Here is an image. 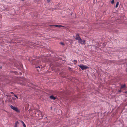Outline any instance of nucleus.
Returning a JSON list of instances; mask_svg holds the SVG:
<instances>
[{
  "label": "nucleus",
  "instance_id": "nucleus-2",
  "mask_svg": "<svg viewBox=\"0 0 127 127\" xmlns=\"http://www.w3.org/2000/svg\"><path fill=\"white\" fill-rule=\"evenodd\" d=\"M10 107L12 109L16 111L17 112H20V111L18 109L17 107L13 106L11 105H10Z\"/></svg>",
  "mask_w": 127,
  "mask_h": 127
},
{
  "label": "nucleus",
  "instance_id": "nucleus-11",
  "mask_svg": "<svg viewBox=\"0 0 127 127\" xmlns=\"http://www.w3.org/2000/svg\"><path fill=\"white\" fill-rule=\"evenodd\" d=\"M29 83H30V84L32 85V86H36V85L35 84H34L33 83H32L31 82H29Z\"/></svg>",
  "mask_w": 127,
  "mask_h": 127
},
{
  "label": "nucleus",
  "instance_id": "nucleus-30",
  "mask_svg": "<svg viewBox=\"0 0 127 127\" xmlns=\"http://www.w3.org/2000/svg\"><path fill=\"white\" fill-rule=\"evenodd\" d=\"M2 68V66H1L0 67V68L1 69Z\"/></svg>",
  "mask_w": 127,
  "mask_h": 127
},
{
  "label": "nucleus",
  "instance_id": "nucleus-27",
  "mask_svg": "<svg viewBox=\"0 0 127 127\" xmlns=\"http://www.w3.org/2000/svg\"><path fill=\"white\" fill-rule=\"evenodd\" d=\"M10 93H11V94H14L12 92H10Z\"/></svg>",
  "mask_w": 127,
  "mask_h": 127
},
{
  "label": "nucleus",
  "instance_id": "nucleus-22",
  "mask_svg": "<svg viewBox=\"0 0 127 127\" xmlns=\"http://www.w3.org/2000/svg\"><path fill=\"white\" fill-rule=\"evenodd\" d=\"M36 70H37L38 71H39V70H40V69H39V68L36 69Z\"/></svg>",
  "mask_w": 127,
  "mask_h": 127
},
{
  "label": "nucleus",
  "instance_id": "nucleus-8",
  "mask_svg": "<svg viewBox=\"0 0 127 127\" xmlns=\"http://www.w3.org/2000/svg\"><path fill=\"white\" fill-rule=\"evenodd\" d=\"M20 122L22 123V124L23 125V126L24 127H26V125H25V123H24L23 122V121H22L21 120Z\"/></svg>",
  "mask_w": 127,
  "mask_h": 127
},
{
  "label": "nucleus",
  "instance_id": "nucleus-23",
  "mask_svg": "<svg viewBox=\"0 0 127 127\" xmlns=\"http://www.w3.org/2000/svg\"><path fill=\"white\" fill-rule=\"evenodd\" d=\"M121 92H122L121 90H119L118 92L119 93H121Z\"/></svg>",
  "mask_w": 127,
  "mask_h": 127
},
{
  "label": "nucleus",
  "instance_id": "nucleus-14",
  "mask_svg": "<svg viewBox=\"0 0 127 127\" xmlns=\"http://www.w3.org/2000/svg\"><path fill=\"white\" fill-rule=\"evenodd\" d=\"M55 25H49V26L50 27L52 28V27H55Z\"/></svg>",
  "mask_w": 127,
  "mask_h": 127
},
{
  "label": "nucleus",
  "instance_id": "nucleus-29",
  "mask_svg": "<svg viewBox=\"0 0 127 127\" xmlns=\"http://www.w3.org/2000/svg\"><path fill=\"white\" fill-rule=\"evenodd\" d=\"M21 1H25V0H21Z\"/></svg>",
  "mask_w": 127,
  "mask_h": 127
},
{
  "label": "nucleus",
  "instance_id": "nucleus-9",
  "mask_svg": "<svg viewBox=\"0 0 127 127\" xmlns=\"http://www.w3.org/2000/svg\"><path fill=\"white\" fill-rule=\"evenodd\" d=\"M55 27H59V28H61V27H65L64 26H62V25H55Z\"/></svg>",
  "mask_w": 127,
  "mask_h": 127
},
{
  "label": "nucleus",
  "instance_id": "nucleus-24",
  "mask_svg": "<svg viewBox=\"0 0 127 127\" xmlns=\"http://www.w3.org/2000/svg\"><path fill=\"white\" fill-rule=\"evenodd\" d=\"M13 72L14 73H15V74L16 73H17V72L16 71H13Z\"/></svg>",
  "mask_w": 127,
  "mask_h": 127
},
{
  "label": "nucleus",
  "instance_id": "nucleus-15",
  "mask_svg": "<svg viewBox=\"0 0 127 127\" xmlns=\"http://www.w3.org/2000/svg\"><path fill=\"white\" fill-rule=\"evenodd\" d=\"M60 43L62 45H64V43L62 42H60Z\"/></svg>",
  "mask_w": 127,
  "mask_h": 127
},
{
  "label": "nucleus",
  "instance_id": "nucleus-1",
  "mask_svg": "<svg viewBox=\"0 0 127 127\" xmlns=\"http://www.w3.org/2000/svg\"><path fill=\"white\" fill-rule=\"evenodd\" d=\"M79 66L82 70L89 68V67L87 66L84 65L82 64L79 65Z\"/></svg>",
  "mask_w": 127,
  "mask_h": 127
},
{
  "label": "nucleus",
  "instance_id": "nucleus-34",
  "mask_svg": "<svg viewBox=\"0 0 127 127\" xmlns=\"http://www.w3.org/2000/svg\"><path fill=\"white\" fill-rule=\"evenodd\" d=\"M46 118H47V117H46Z\"/></svg>",
  "mask_w": 127,
  "mask_h": 127
},
{
  "label": "nucleus",
  "instance_id": "nucleus-12",
  "mask_svg": "<svg viewBox=\"0 0 127 127\" xmlns=\"http://www.w3.org/2000/svg\"><path fill=\"white\" fill-rule=\"evenodd\" d=\"M35 67L36 68V69L39 68V69L40 70V67L39 66H37L36 65H35Z\"/></svg>",
  "mask_w": 127,
  "mask_h": 127
},
{
  "label": "nucleus",
  "instance_id": "nucleus-10",
  "mask_svg": "<svg viewBox=\"0 0 127 127\" xmlns=\"http://www.w3.org/2000/svg\"><path fill=\"white\" fill-rule=\"evenodd\" d=\"M126 85L125 84H124V85H121V87L120 88V89H122L126 87Z\"/></svg>",
  "mask_w": 127,
  "mask_h": 127
},
{
  "label": "nucleus",
  "instance_id": "nucleus-31",
  "mask_svg": "<svg viewBox=\"0 0 127 127\" xmlns=\"http://www.w3.org/2000/svg\"><path fill=\"white\" fill-rule=\"evenodd\" d=\"M29 61H30V59H29Z\"/></svg>",
  "mask_w": 127,
  "mask_h": 127
},
{
  "label": "nucleus",
  "instance_id": "nucleus-4",
  "mask_svg": "<svg viewBox=\"0 0 127 127\" xmlns=\"http://www.w3.org/2000/svg\"><path fill=\"white\" fill-rule=\"evenodd\" d=\"M31 61L33 63H34V64H37L38 63H39V62H40L39 61L37 60L36 59H32L31 60Z\"/></svg>",
  "mask_w": 127,
  "mask_h": 127
},
{
  "label": "nucleus",
  "instance_id": "nucleus-20",
  "mask_svg": "<svg viewBox=\"0 0 127 127\" xmlns=\"http://www.w3.org/2000/svg\"><path fill=\"white\" fill-rule=\"evenodd\" d=\"M74 61L75 62V63H77V60H74Z\"/></svg>",
  "mask_w": 127,
  "mask_h": 127
},
{
  "label": "nucleus",
  "instance_id": "nucleus-25",
  "mask_svg": "<svg viewBox=\"0 0 127 127\" xmlns=\"http://www.w3.org/2000/svg\"><path fill=\"white\" fill-rule=\"evenodd\" d=\"M50 0H47V1L48 2H49L50 1Z\"/></svg>",
  "mask_w": 127,
  "mask_h": 127
},
{
  "label": "nucleus",
  "instance_id": "nucleus-21",
  "mask_svg": "<svg viewBox=\"0 0 127 127\" xmlns=\"http://www.w3.org/2000/svg\"><path fill=\"white\" fill-rule=\"evenodd\" d=\"M38 111L39 113L41 115L42 113L41 112L40 110H38Z\"/></svg>",
  "mask_w": 127,
  "mask_h": 127
},
{
  "label": "nucleus",
  "instance_id": "nucleus-19",
  "mask_svg": "<svg viewBox=\"0 0 127 127\" xmlns=\"http://www.w3.org/2000/svg\"><path fill=\"white\" fill-rule=\"evenodd\" d=\"M6 96H7V97H9L11 96L10 95H6Z\"/></svg>",
  "mask_w": 127,
  "mask_h": 127
},
{
  "label": "nucleus",
  "instance_id": "nucleus-5",
  "mask_svg": "<svg viewBox=\"0 0 127 127\" xmlns=\"http://www.w3.org/2000/svg\"><path fill=\"white\" fill-rule=\"evenodd\" d=\"M80 38H81L80 37L79 34H77L76 35V38L75 39L77 40H78L80 39Z\"/></svg>",
  "mask_w": 127,
  "mask_h": 127
},
{
  "label": "nucleus",
  "instance_id": "nucleus-6",
  "mask_svg": "<svg viewBox=\"0 0 127 127\" xmlns=\"http://www.w3.org/2000/svg\"><path fill=\"white\" fill-rule=\"evenodd\" d=\"M49 98H50L54 100H55L56 99V98L53 95L50 96Z\"/></svg>",
  "mask_w": 127,
  "mask_h": 127
},
{
  "label": "nucleus",
  "instance_id": "nucleus-3",
  "mask_svg": "<svg viewBox=\"0 0 127 127\" xmlns=\"http://www.w3.org/2000/svg\"><path fill=\"white\" fill-rule=\"evenodd\" d=\"M85 42L86 41L85 40L82 39L81 38H80V39L78 40V43L82 44H84Z\"/></svg>",
  "mask_w": 127,
  "mask_h": 127
},
{
  "label": "nucleus",
  "instance_id": "nucleus-7",
  "mask_svg": "<svg viewBox=\"0 0 127 127\" xmlns=\"http://www.w3.org/2000/svg\"><path fill=\"white\" fill-rule=\"evenodd\" d=\"M19 123L18 121H16V122L15 123V126L14 127H17V125Z\"/></svg>",
  "mask_w": 127,
  "mask_h": 127
},
{
  "label": "nucleus",
  "instance_id": "nucleus-13",
  "mask_svg": "<svg viewBox=\"0 0 127 127\" xmlns=\"http://www.w3.org/2000/svg\"><path fill=\"white\" fill-rule=\"evenodd\" d=\"M119 2L118 1L116 3V6H115V7L116 8L117 7H118V6L119 5Z\"/></svg>",
  "mask_w": 127,
  "mask_h": 127
},
{
  "label": "nucleus",
  "instance_id": "nucleus-33",
  "mask_svg": "<svg viewBox=\"0 0 127 127\" xmlns=\"http://www.w3.org/2000/svg\"><path fill=\"white\" fill-rule=\"evenodd\" d=\"M127 93V91L126 92H125L126 93Z\"/></svg>",
  "mask_w": 127,
  "mask_h": 127
},
{
  "label": "nucleus",
  "instance_id": "nucleus-26",
  "mask_svg": "<svg viewBox=\"0 0 127 127\" xmlns=\"http://www.w3.org/2000/svg\"><path fill=\"white\" fill-rule=\"evenodd\" d=\"M12 99L13 100H15L16 98H15L14 97H12Z\"/></svg>",
  "mask_w": 127,
  "mask_h": 127
},
{
  "label": "nucleus",
  "instance_id": "nucleus-16",
  "mask_svg": "<svg viewBox=\"0 0 127 127\" xmlns=\"http://www.w3.org/2000/svg\"><path fill=\"white\" fill-rule=\"evenodd\" d=\"M114 0H112L111 2V3L112 4L114 3Z\"/></svg>",
  "mask_w": 127,
  "mask_h": 127
},
{
  "label": "nucleus",
  "instance_id": "nucleus-18",
  "mask_svg": "<svg viewBox=\"0 0 127 127\" xmlns=\"http://www.w3.org/2000/svg\"><path fill=\"white\" fill-rule=\"evenodd\" d=\"M68 69L69 70V71H72V70H71V68L70 67H68Z\"/></svg>",
  "mask_w": 127,
  "mask_h": 127
},
{
  "label": "nucleus",
  "instance_id": "nucleus-32",
  "mask_svg": "<svg viewBox=\"0 0 127 127\" xmlns=\"http://www.w3.org/2000/svg\"><path fill=\"white\" fill-rule=\"evenodd\" d=\"M52 109V107H51V109Z\"/></svg>",
  "mask_w": 127,
  "mask_h": 127
},
{
  "label": "nucleus",
  "instance_id": "nucleus-17",
  "mask_svg": "<svg viewBox=\"0 0 127 127\" xmlns=\"http://www.w3.org/2000/svg\"><path fill=\"white\" fill-rule=\"evenodd\" d=\"M14 96L15 97H16L17 98V99H18V96H17V95H16L15 94H14Z\"/></svg>",
  "mask_w": 127,
  "mask_h": 127
},
{
  "label": "nucleus",
  "instance_id": "nucleus-28",
  "mask_svg": "<svg viewBox=\"0 0 127 127\" xmlns=\"http://www.w3.org/2000/svg\"><path fill=\"white\" fill-rule=\"evenodd\" d=\"M58 111H60V112H61V110H58Z\"/></svg>",
  "mask_w": 127,
  "mask_h": 127
}]
</instances>
